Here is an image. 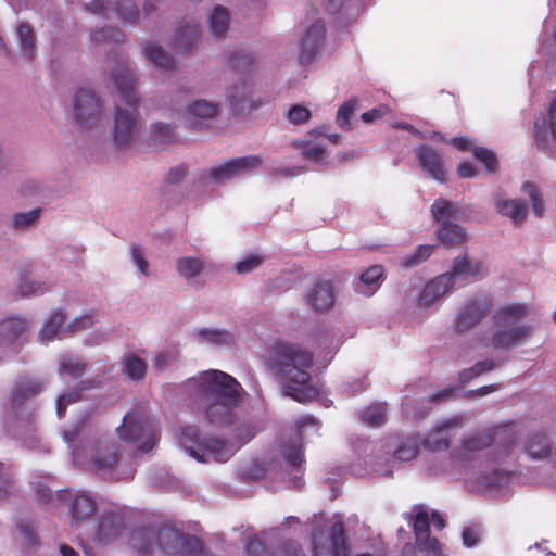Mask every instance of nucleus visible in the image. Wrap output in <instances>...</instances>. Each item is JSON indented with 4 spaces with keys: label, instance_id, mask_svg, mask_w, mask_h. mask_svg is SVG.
<instances>
[{
    "label": "nucleus",
    "instance_id": "6e6552de",
    "mask_svg": "<svg viewBox=\"0 0 556 556\" xmlns=\"http://www.w3.org/2000/svg\"><path fill=\"white\" fill-rule=\"evenodd\" d=\"M103 103L91 89L80 88L74 97V117L83 128H89L100 121Z\"/></svg>",
    "mask_w": 556,
    "mask_h": 556
},
{
    "label": "nucleus",
    "instance_id": "6ab92c4d",
    "mask_svg": "<svg viewBox=\"0 0 556 556\" xmlns=\"http://www.w3.org/2000/svg\"><path fill=\"white\" fill-rule=\"evenodd\" d=\"M124 527V518L118 511L105 510L99 519L96 539L106 544L117 539Z\"/></svg>",
    "mask_w": 556,
    "mask_h": 556
},
{
    "label": "nucleus",
    "instance_id": "774afa93",
    "mask_svg": "<svg viewBox=\"0 0 556 556\" xmlns=\"http://www.w3.org/2000/svg\"><path fill=\"white\" fill-rule=\"evenodd\" d=\"M187 172L188 169L185 164L172 167L165 176V181L167 184H177L187 175Z\"/></svg>",
    "mask_w": 556,
    "mask_h": 556
},
{
    "label": "nucleus",
    "instance_id": "f8f14e48",
    "mask_svg": "<svg viewBox=\"0 0 556 556\" xmlns=\"http://www.w3.org/2000/svg\"><path fill=\"white\" fill-rule=\"evenodd\" d=\"M86 10L92 14L111 17L115 14L124 23H136L139 18V10L129 0L112 2L111 0H92L86 4Z\"/></svg>",
    "mask_w": 556,
    "mask_h": 556
},
{
    "label": "nucleus",
    "instance_id": "0e129e2a",
    "mask_svg": "<svg viewBox=\"0 0 556 556\" xmlns=\"http://www.w3.org/2000/svg\"><path fill=\"white\" fill-rule=\"evenodd\" d=\"M417 456V443L412 442L407 445H401L394 452V458L401 462L414 459Z\"/></svg>",
    "mask_w": 556,
    "mask_h": 556
},
{
    "label": "nucleus",
    "instance_id": "69168bd1",
    "mask_svg": "<svg viewBox=\"0 0 556 556\" xmlns=\"http://www.w3.org/2000/svg\"><path fill=\"white\" fill-rule=\"evenodd\" d=\"M390 111L391 110L389 109L388 105L381 104V105L374 108L367 112H364L361 115V118L364 123L370 124V123L383 117L384 115L389 114Z\"/></svg>",
    "mask_w": 556,
    "mask_h": 556
},
{
    "label": "nucleus",
    "instance_id": "680f3d73",
    "mask_svg": "<svg viewBox=\"0 0 556 556\" xmlns=\"http://www.w3.org/2000/svg\"><path fill=\"white\" fill-rule=\"evenodd\" d=\"M17 529L20 533L24 536V543L27 546H35L39 544L37 533L35 528L26 520H21L17 522Z\"/></svg>",
    "mask_w": 556,
    "mask_h": 556
},
{
    "label": "nucleus",
    "instance_id": "f03ea898",
    "mask_svg": "<svg viewBox=\"0 0 556 556\" xmlns=\"http://www.w3.org/2000/svg\"><path fill=\"white\" fill-rule=\"evenodd\" d=\"M193 390L198 412L214 426H227L233 420V410L241 403L243 388L229 374L211 369L188 380Z\"/></svg>",
    "mask_w": 556,
    "mask_h": 556
},
{
    "label": "nucleus",
    "instance_id": "a878e982",
    "mask_svg": "<svg viewBox=\"0 0 556 556\" xmlns=\"http://www.w3.org/2000/svg\"><path fill=\"white\" fill-rule=\"evenodd\" d=\"M28 329V321L20 316H10L0 321V344L14 341Z\"/></svg>",
    "mask_w": 556,
    "mask_h": 556
},
{
    "label": "nucleus",
    "instance_id": "4d7b16f0",
    "mask_svg": "<svg viewBox=\"0 0 556 556\" xmlns=\"http://www.w3.org/2000/svg\"><path fill=\"white\" fill-rule=\"evenodd\" d=\"M17 288L22 296L39 295L47 290L45 283L29 280L25 276L21 277Z\"/></svg>",
    "mask_w": 556,
    "mask_h": 556
},
{
    "label": "nucleus",
    "instance_id": "f704fd0d",
    "mask_svg": "<svg viewBox=\"0 0 556 556\" xmlns=\"http://www.w3.org/2000/svg\"><path fill=\"white\" fill-rule=\"evenodd\" d=\"M498 212L508 216L514 223L519 224L527 215V204L516 200H502L496 203Z\"/></svg>",
    "mask_w": 556,
    "mask_h": 556
},
{
    "label": "nucleus",
    "instance_id": "2f4dec72",
    "mask_svg": "<svg viewBox=\"0 0 556 556\" xmlns=\"http://www.w3.org/2000/svg\"><path fill=\"white\" fill-rule=\"evenodd\" d=\"M144 54L156 67L169 71L175 67L174 59L163 49V47L148 42L144 46Z\"/></svg>",
    "mask_w": 556,
    "mask_h": 556
},
{
    "label": "nucleus",
    "instance_id": "4c0bfd02",
    "mask_svg": "<svg viewBox=\"0 0 556 556\" xmlns=\"http://www.w3.org/2000/svg\"><path fill=\"white\" fill-rule=\"evenodd\" d=\"M211 31L214 36L224 35L229 26V13L226 8L217 5L213 9L208 18Z\"/></svg>",
    "mask_w": 556,
    "mask_h": 556
},
{
    "label": "nucleus",
    "instance_id": "c756f323",
    "mask_svg": "<svg viewBox=\"0 0 556 556\" xmlns=\"http://www.w3.org/2000/svg\"><path fill=\"white\" fill-rule=\"evenodd\" d=\"M438 236L447 249L462 245L467 241V233L464 228L453 223L442 224L438 230Z\"/></svg>",
    "mask_w": 556,
    "mask_h": 556
},
{
    "label": "nucleus",
    "instance_id": "603ef678",
    "mask_svg": "<svg viewBox=\"0 0 556 556\" xmlns=\"http://www.w3.org/2000/svg\"><path fill=\"white\" fill-rule=\"evenodd\" d=\"M384 270L381 265H372L361 274L359 280L362 283L372 287V291H375L380 286Z\"/></svg>",
    "mask_w": 556,
    "mask_h": 556
},
{
    "label": "nucleus",
    "instance_id": "7ed1b4c3",
    "mask_svg": "<svg viewBox=\"0 0 556 556\" xmlns=\"http://www.w3.org/2000/svg\"><path fill=\"white\" fill-rule=\"evenodd\" d=\"M111 81L116 88L121 101L131 109L124 110L117 106L115 110L113 138L118 147H126L131 142L137 131V118L134 112L139 105V98L135 91L136 79L126 59L116 62V66L111 74Z\"/></svg>",
    "mask_w": 556,
    "mask_h": 556
},
{
    "label": "nucleus",
    "instance_id": "864d4df0",
    "mask_svg": "<svg viewBox=\"0 0 556 556\" xmlns=\"http://www.w3.org/2000/svg\"><path fill=\"white\" fill-rule=\"evenodd\" d=\"M522 191L529 195L532 202V208L534 211V214L538 217H542L545 211V206L542 195L539 192L536 186L532 182H525L522 186Z\"/></svg>",
    "mask_w": 556,
    "mask_h": 556
},
{
    "label": "nucleus",
    "instance_id": "0eeeda50",
    "mask_svg": "<svg viewBox=\"0 0 556 556\" xmlns=\"http://www.w3.org/2000/svg\"><path fill=\"white\" fill-rule=\"evenodd\" d=\"M117 431L123 441L134 443L142 452H150L159 439L155 426L137 410L124 417Z\"/></svg>",
    "mask_w": 556,
    "mask_h": 556
},
{
    "label": "nucleus",
    "instance_id": "7c9ffc66",
    "mask_svg": "<svg viewBox=\"0 0 556 556\" xmlns=\"http://www.w3.org/2000/svg\"><path fill=\"white\" fill-rule=\"evenodd\" d=\"M97 387L98 382L96 380H84L80 382L78 389L60 395L56 401V413L59 418H62L65 415L66 408L70 404L79 402L81 400V391L90 390Z\"/></svg>",
    "mask_w": 556,
    "mask_h": 556
},
{
    "label": "nucleus",
    "instance_id": "20e7f679",
    "mask_svg": "<svg viewBox=\"0 0 556 556\" xmlns=\"http://www.w3.org/2000/svg\"><path fill=\"white\" fill-rule=\"evenodd\" d=\"M529 313L528 305L520 303L502 306L493 315L494 332L490 337L482 338L481 342L485 348L495 350H509L523 344L532 336L533 327L517 324Z\"/></svg>",
    "mask_w": 556,
    "mask_h": 556
},
{
    "label": "nucleus",
    "instance_id": "5701e85b",
    "mask_svg": "<svg viewBox=\"0 0 556 556\" xmlns=\"http://www.w3.org/2000/svg\"><path fill=\"white\" fill-rule=\"evenodd\" d=\"M451 275H440L429 281L419 293V307L430 306L453 287Z\"/></svg>",
    "mask_w": 556,
    "mask_h": 556
},
{
    "label": "nucleus",
    "instance_id": "39448f33",
    "mask_svg": "<svg viewBox=\"0 0 556 556\" xmlns=\"http://www.w3.org/2000/svg\"><path fill=\"white\" fill-rule=\"evenodd\" d=\"M181 443L189 455L201 463H207L211 458L217 463H225L233 453L226 441L215 437H202L194 426L181 429Z\"/></svg>",
    "mask_w": 556,
    "mask_h": 556
},
{
    "label": "nucleus",
    "instance_id": "e2e57ef3",
    "mask_svg": "<svg viewBox=\"0 0 556 556\" xmlns=\"http://www.w3.org/2000/svg\"><path fill=\"white\" fill-rule=\"evenodd\" d=\"M244 552L247 556H273L265 544L257 539L248 540Z\"/></svg>",
    "mask_w": 556,
    "mask_h": 556
},
{
    "label": "nucleus",
    "instance_id": "9b49d317",
    "mask_svg": "<svg viewBox=\"0 0 556 556\" xmlns=\"http://www.w3.org/2000/svg\"><path fill=\"white\" fill-rule=\"evenodd\" d=\"M314 556H350L345 528L342 521L334 522L330 528L329 535L323 539H314L313 541ZM291 556H305L299 552H294Z\"/></svg>",
    "mask_w": 556,
    "mask_h": 556
},
{
    "label": "nucleus",
    "instance_id": "b1692460",
    "mask_svg": "<svg viewBox=\"0 0 556 556\" xmlns=\"http://www.w3.org/2000/svg\"><path fill=\"white\" fill-rule=\"evenodd\" d=\"M419 165L433 179L445 181L446 172L441 155L431 147L419 146Z\"/></svg>",
    "mask_w": 556,
    "mask_h": 556
},
{
    "label": "nucleus",
    "instance_id": "8fccbe9b",
    "mask_svg": "<svg viewBox=\"0 0 556 556\" xmlns=\"http://www.w3.org/2000/svg\"><path fill=\"white\" fill-rule=\"evenodd\" d=\"M472 153L479 162L483 163L488 172L495 173L497 170L498 160L493 151L483 147H476Z\"/></svg>",
    "mask_w": 556,
    "mask_h": 556
},
{
    "label": "nucleus",
    "instance_id": "79ce46f5",
    "mask_svg": "<svg viewBox=\"0 0 556 556\" xmlns=\"http://www.w3.org/2000/svg\"><path fill=\"white\" fill-rule=\"evenodd\" d=\"M456 212L457 210L454 203L443 198L437 199L431 206L433 218L441 223V225L450 223V218L453 217Z\"/></svg>",
    "mask_w": 556,
    "mask_h": 556
},
{
    "label": "nucleus",
    "instance_id": "ddd939ff",
    "mask_svg": "<svg viewBox=\"0 0 556 556\" xmlns=\"http://www.w3.org/2000/svg\"><path fill=\"white\" fill-rule=\"evenodd\" d=\"M88 459L97 472L113 470L119 460L117 443L108 439H99L92 442Z\"/></svg>",
    "mask_w": 556,
    "mask_h": 556
},
{
    "label": "nucleus",
    "instance_id": "c85d7f7f",
    "mask_svg": "<svg viewBox=\"0 0 556 556\" xmlns=\"http://www.w3.org/2000/svg\"><path fill=\"white\" fill-rule=\"evenodd\" d=\"M199 39V25L195 23L186 24L177 28L173 39V47L177 51H190Z\"/></svg>",
    "mask_w": 556,
    "mask_h": 556
},
{
    "label": "nucleus",
    "instance_id": "2eb2a0df",
    "mask_svg": "<svg viewBox=\"0 0 556 556\" xmlns=\"http://www.w3.org/2000/svg\"><path fill=\"white\" fill-rule=\"evenodd\" d=\"M262 159L257 155H247L227 161L225 164L212 167L207 176L213 182H222L242 173H250L262 165Z\"/></svg>",
    "mask_w": 556,
    "mask_h": 556
},
{
    "label": "nucleus",
    "instance_id": "5fc2aeb1",
    "mask_svg": "<svg viewBox=\"0 0 556 556\" xmlns=\"http://www.w3.org/2000/svg\"><path fill=\"white\" fill-rule=\"evenodd\" d=\"M124 35L118 28L105 27L97 29L91 34V39L96 43L101 42H118L123 40Z\"/></svg>",
    "mask_w": 556,
    "mask_h": 556
},
{
    "label": "nucleus",
    "instance_id": "09e8293b",
    "mask_svg": "<svg viewBox=\"0 0 556 556\" xmlns=\"http://www.w3.org/2000/svg\"><path fill=\"white\" fill-rule=\"evenodd\" d=\"M151 138L155 144H166L174 141V128L169 124L155 123L152 126Z\"/></svg>",
    "mask_w": 556,
    "mask_h": 556
},
{
    "label": "nucleus",
    "instance_id": "de8ad7c7",
    "mask_svg": "<svg viewBox=\"0 0 556 556\" xmlns=\"http://www.w3.org/2000/svg\"><path fill=\"white\" fill-rule=\"evenodd\" d=\"M229 62L232 68L241 73H251L255 68V59L248 53L236 51L230 54Z\"/></svg>",
    "mask_w": 556,
    "mask_h": 556
},
{
    "label": "nucleus",
    "instance_id": "49530a36",
    "mask_svg": "<svg viewBox=\"0 0 556 556\" xmlns=\"http://www.w3.org/2000/svg\"><path fill=\"white\" fill-rule=\"evenodd\" d=\"M356 106H357V101L354 99H351V100L346 101L345 103H343L339 108V110L337 112V116H336V123L343 130L352 129L351 119L355 113Z\"/></svg>",
    "mask_w": 556,
    "mask_h": 556
},
{
    "label": "nucleus",
    "instance_id": "dca6fc26",
    "mask_svg": "<svg viewBox=\"0 0 556 556\" xmlns=\"http://www.w3.org/2000/svg\"><path fill=\"white\" fill-rule=\"evenodd\" d=\"M56 497L68 503L70 515L76 521L88 519L97 510L96 500L86 492L72 494L71 491L64 490L59 491Z\"/></svg>",
    "mask_w": 556,
    "mask_h": 556
},
{
    "label": "nucleus",
    "instance_id": "f3484780",
    "mask_svg": "<svg viewBox=\"0 0 556 556\" xmlns=\"http://www.w3.org/2000/svg\"><path fill=\"white\" fill-rule=\"evenodd\" d=\"M90 416L84 415L77 418L72 425H70L63 431V440L72 448V456L75 463L83 464L85 459H87L85 451L76 444L83 442L87 432H89L90 430Z\"/></svg>",
    "mask_w": 556,
    "mask_h": 556
},
{
    "label": "nucleus",
    "instance_id": "473e14b6",
    "mask_svg": "<svg viewBox=\"0 0 556 556\" xmlns=\"http://www.w3.org/2000/svg\"><path fill=\"white\" fill-rule=\"evenodd\" d=\"M361 420L372 428L381 427L387 421V404L376 403L368 405L359 412Z\"/></svg>",
    "mask_w": 556,
    "mask_h": 556
},
{
    "label": "nucleus",
    "instance_id": "4468645a",
    "mask_svg": "<svg viewBox=\"0 0 556 556\" xmlns=\"http://www.w3.org/2000/svg\"><path fill=\"white\" fill-rule=\"evenodd\" d=\"M326 41V26L321 20H316L304 30L300 39L301 64H309L321 50Z\"/></svg>",
    "mask_w": 556,
    "mask_h": 556
},
{
    "label": "nucleus",
    "instance_id": "6e6d98bb",
    "mask_svg": "<svg viewBox=\"0 0 556 556\" xmlns=\"http://www.w3.org/2000/svg\"><path fill=\"white\" fill-rule=\"evenodd\" d=\"M283 459L292 467L296 468L304 462L303 451L300 445L286 444L281 450Z\"/></svg>",
    "mask_w": 556,
    "mask_h": 556
},
{
    "label": "nucleus",
    "instance_id": "13d9d810",
    "mask_svg": "<svg viewBox=\"0 0 556 556\" xmlns=\"http://www.w3.org/2000/svg\"><path fill=\"white\" fill-rule=\"evenodd\" d=\"M287 117L293 125L306 124L312 117V112L301 104H294L288 110Z\"/></svg>",
    "mask_w": 556,
    "mask_h": 556
},
{
    "label": "nucleus",
    "instance_id": "bf43d9fd",
    "mask_svg": "<svg viewBox=\"0 0 556 556\" xmlns=\"http://www.w3.org/2000/svg\"><path fill=\"white\" fill-rule=\"evenodd\" d=\"M40 216V208H35L26 213H16L12 220L14 228H26L33 225Z\"/></svg>",
    "mask_w": 556,
    "mask_h": 556
},
{
    "label": "nucleus",
    "instance_id": "9d476101",
    "mask_svg": "<svg viewBox=\"0 0 556 556\" xmlns=\"http://www.w3.org/2000/svg\"><path fill=\"white\" fill-rule=\"evenodd\" d=\"M492 306V300L484 294L470 298L454 323L455 330L464 332L473 328L488 315Z\"/></svg>",
    "mask_w": 556,
    "mask_h": 556
},
{
    "label": "nucleus",
    "instance_id": "bb28decb",
    "mask_svg": "<svg viewBox=\"0 0 556 556\" xmlns=\"http://www.w3.org/2000/svg\"><path fill=\"white\" fill-rule=\"evenodd\" d=\"M484 273L482 261H470L467 255H459L454 258L452 270L446 275L452 276V281L456 276L479 277Z\"/></svg>",
    "mask_w": 556,
    "mask_h": 556
},
{
    "label": "nucleus",
    "instance_id": "e433bc0d",
    "mask_svg": "<svg viewBox=\"0 0 556 556\" xmlns=\"http://www.w3.org/2000/svg\"><path fill=\"white\" fill-rule=\"evenodd\" d=\"M176 269L184 278L191 279L204 270V263L200 258L185 256L177 260Z\"/></svg>",
    "mask_w": 556,
    "mask_h": 556
},
{
    "label": "nucleus",
    "instance_id": "393cba45",
    "mask_svg": "<svg viewBox=\"0 0 556 556\" xmlns=\"http://www.w3.org/2000/svg\"><path fill=\"white\" fill-rule=\"evenodd\" d=\"M458 425L459 421L457 419L443 422L421 441V445L432 452L447 450L451 444V430Z\"/></svg>",
    "mask_w": 556,
    "mask_h": 556
},
{
    "label": "nucleus",
    "instance_id": "c9c22d12",
    "mask_svg": "<svg viewBox=\"0 0 556 556\" xmlns=\"http://www.w3.org/2000/svg\"><path fill=\"white\" fill-rule=\"evenodd\" d=\"M123 372L130 380H141L144 378L147 372V364L139 356L131 354L123 358Z\"/></svg>",
    "mask_w": 556,
    "mask_h": 556
},
{
    "label": "nucleus",
    "instance_id": "052dcab7",
    "mask_svg": "<svg viewBox=\"0 0 556 556\" xmlns=\"http://www.w3.org/2000/svg\"><path fill=\"white\" fill-rule=\"evenodd\" d=\"M263 261L264 258L262 256L257 254H250L236 264V270L239 274L250 273L261 266Z\"/></svg>",
    "mask_w": 556,
    "mask_h": 556
},
{
    "label": "nucleus",
    "instance_id": "a211bd4d",
    "mask_svg": "<svg viewBox=\"0 0 556 556\" xmlns=\"http://www.w3.org/2000/svg\"><path fill=\"white\" fill-rule=\"evenodd\" d=\"M251 93L252 86L247 80L233 85L228 90L227 100L237 114H250L262 105L261 99L252 98Z\"/></svg>",
    "mask_w": 556,
    "mask_h": 556
},
{
    "label": "nucleus",
    "instance_id": "3c124183",
    "mask_svg": "<svg viewBox=\"0 0 556 556\" xmlns=\"http://www.w3.org/2000/svg\"><path fill=\"white\" fill-rule=\"evenodd\" d=\"M198 334L205 341L217 345H226L233 341L232 336L225 330L200 329Z\"/></svg>",
    "mask_w": 556,
    "mask_h": 556
},
{
    "label": "nucleus",
    "instance_id": "37998d69",
    "mask_svg": "<svg viewBox=\"0 0 556 556\" xmlns=\"http://www.w3.org/2000/svg\"><path fill=\"white\" fill-rule=\"evenodd\" d=\"M495 368L496 364L492 359L479 361L472 367L464 369L459 374V381L460 383H467L482 374L492 371Z\"/></svg>",
    "mask_w": 556,
    "mask_h": 556
},
{
    "label": "nucleus",
    "instance_id": "ea45409f",
    "mask_svg": "<svg viewBox=\"0 0 556 556\" xmlns=\"http://www.w3.org/2000/svg\"><path fill=\"white\" fill-rule=\"evenodd\" d=\"M217 104L206 100H197L187 106V114L189 118L208 119L216 115Z\"/></svg>",
    "mask_w": 556,
    "mask_h": 556
},
{
    "label": "nucleus",
    "instance_id": "c03bdc74",
    "mask_svg": "<svg viewBox=\"0 0 556 556\" xmlns=\"http://www.w3.org/2000/svg\"><path fill=\"white\" fill-rule=\"evenodd\" d=\"M175 556H206L202 542L193 535L185 534Z\"/></svg>",
    "mask_w": 556,
    "mask_h": 556
},
{
    "label": "nucleus",
    "instance_id": "58836bf2",
    "mask_svg": "<svg viewBox=\"0 0 556 556\" xmlns=\"http://www.w3.org/2000/svg\"><path fill=\"white\" fill-rule=\"evenodd\" d=\"M65 319V315L62 311H54L50 318L45 323L42 328L40 329V340L42 342H49L54 339L63 325Z\"/></svg>",
    "mask_w": 556,
    "mask_h": 556
},
{
    "label": "nucleus",
    "instance_id": "4be33fe9",
    "mask_svg": "<svg viewBox=\"0 0 556 556\" xmlns=\"http://www.w3.org/2000/svg\"><path fill=\"white\" fill-rule=\"evenodd\" d=\"M333 286L330 281H318L307 293L306 304L315 312L327 311L334 304Z\"/></svg>",
    "mask_w": 556,
    "mask_h": 556
},
{
    "label": "nucleus",
    "instance_id": "412c9836",
    "mask_svg": "<svg viewBox=\"0 0 556 556\" xmlns=\"http://www.w3.org/2000/svg\"><path fill=\"white\" fill-rule=\"evenodd\" d=\"M419 552L424 556L442 555V544L437 538L431 536L429 532V513L422 505H419Z\"/></svg>",
    "mask_w": 556,
    "mask_h": 556
},
{
    "label": "nucleus",
    "instance_id": "338daca9",
    "mask_svg": "<svg viewBox=\"0 0 556 556\" xmlns=\"http://www.w3.org/2000/svg\"><path fill=\"white\" fill-rule=\"evenodd\" d=\"M463 543L467 547H473L479 543L480 532L477 528L466 527L462 532Z\"/></svg>",
    "mask_w": 556,
    "mask_h": 556
},
{
    "label": "nucleus",
    "instance_id": "423d86ee",
    "mask_svg": "<svg viewBox=\"0 0 556 556\" xmlns=\"http://www.w3.org/2000/svg\"><path fill=\"white\" fill-rule=\"evenodd\" d=\"M186 533L173 527L136 529L130 534V544L141 556H149L154 547L175 556Z\"/></svg>",
    "mask_w": 556,
    "mask_h": 556
},
{
    "label": "nucleus",
    "instance_id": "cd10ccee",
    "mask_svg": "<svg viewBox=\"0 0 556 556\" xmlns=\"http://www.w3.org/2000/svg\"><path fill=\"white\" fill-rule=\"evenodd\" d=\"M525 450L532 459H545L552 454L551 442L543 432L532 433L526 442Z\"/></svg>",
    "mask_w": 556,
    "mask_h": 556
},
{
    "label": "nucleus",
    "instance_id": "a19ab883",
    "mask_svg": "<svg viewBox=\"0 0 556 556\" xmlns=\"http://www.w3.org/2000/svg\"><path fill=\"white\" fill-rule=\"evenodd\" d=\"M17 36L23 53L29 61H31L35 56L36 50L35 34L33 28L28 24L22 23L18 25Z\"/></svg>",
    "mask_w": 556,
    "mask_h": 556
},
{
    "label": "nucleus",
    "instance_id": "a18cd8bd",
    "mask_svg": "<svg viewBox=\"0 0 556 556\" xmlns=\"http://www.w3.org/2000/svg\"><path fill=\"white\" fill-rule=\"evenodd\" d=\"M87 369V363L74 357H63L60 362V372L66 374L73 379H78L84 376Z\"/></svg>",
    "mask_w": 556,
    "mask_h": 556
},
{
    "label": "nucleus",
    "instance_id": "1a4fd4ad",
    "mask_svg": "<svg viewBox=\"0 0 556 556\" xmlns=\"http://www.w3.org/2000/svg\"><path fill=\"white\" fill-rule=\"evenodd\" d=\"M495 440L502 444V453L507 455L517 438L511 426H502L496 428L494 434L489 431L467 437L463 440L462 448L466 452H479L491 446Z\"/></svg>",
    "mask_w": 556,
    "mask_h": 556
},
{
    "label": "nucleus",
    "instance_id": "f257e3e1",
    "mask_svg": "<svg viewBox=\"0 0 556 556\" xmlns=\"http://www.w3.org/2000/svg\"><path fill=\"white\" fill-rule=\"evenodd\" d=\"M313 353L299 343L276 340L267 350L265 367L280 382L283 393L299 403L318 397L319 390L312 383Z\"/></svg>",
    "mask_w": 556,
    "mask_h": 556
},
{
    "label": "nucleus",
    "instance_id": "aec40b11",
    "mask_svg": "<svg viewBox=\"0 0 556 556\" xmlns=\"http://www.w3.org/2000/svg\"><path fill=\"white\" fill-rule=\"evenodd\" d=\"M43 384V381L36 378L27 376L17 378L10 395L12 407H18L29 399L38 395L42 391Z\"/></svg>",
    "mask_w": 556,
    "mask_h": 556
},
{
    "label": "nucleus",
    "instance_id": "72a5a7b5",
    "mask_svg": "<svg viewBox=\"0 0 556 556\" xmlns=\"http://www.w3.org/2000/svg\"><path fill=\"white\" fill-rule=\"evenodd\" d=\"M535 137L538 141H545L549 130L553 139L556 140V98L549 102L547 118L534 123Z\"/></svg>",
    "mask_w": 556,
    "mask_h": 556
}]
</instances>
